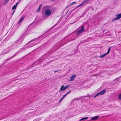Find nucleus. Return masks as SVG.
<instances>
[{
  "label": "nucleus",
  "instance_id": "obj_26",
  "mask_svg": "<svg viewBox=\"0 0 121 121\" xmlns=\"http://www.w3.org/2000/svg\"><path fill=\"white\" fill-rule=\"evenodd\" d=\"M86 2L87 3V2L89 1L90 0H85Z\"/></svg>",
  "mask_w": 121,
  "mask_h": 121
},
{
  "label": "nucleus",
  "instance_id": "obj_11",
  "mask_svg": "<svg viewBox=\"0 0 121 121\" xmlns=\"http://www.w3.org/2000/svg\"><path fill=\"white\" fill-rule=\"evenodd\" d=\"M42 7V5L41 4L40 5L39 8L37 9V11L38 12H39L40 11V9Z\"/></svg>",
  "mask_w": 121,
  "mask_h": 121
},
{
  "label": "nucleus",
  "instance_id": "obj_8",
  "mask_svg": "<svg viewBox=\"0 0 121 121\" xmlns=\"http://www.w3.org/2000/svg\"><path fill=\"white\" fill-rule=\"evenodd\" d=\"M76 77V75H73L72 76H71L70 77L71 79L70 80V81H72L73 80H74V79Z\"/></svg>",
  "mask_w": 121,
  "mask_h": 121
},
{
  "label": "nucleus",
  "instance_id": "obj_19",
  "mask_svg": "<svg viewBox=\"0 0 121 121\" xmlns=\"http://www.w3.org/2000/svg\"><path fill=\"white\" fill-rule=\"evenodd\" d=\"M22 43V41H18V44H19L21 43Z\"/></svg>",
  "mask_w": 121,
  "mask_h": 121
},
{
  "label": "nucleus",
  "instance_id": "obj_22",
  "mask_svg": "<svg viewBox=\"0 0 121 121\" xmlns=\"http://www.w3.org/2000/svg\"><path fill=\"white\" fill-rule=\"evenodd\" d=\"M76 3V2H73V3H71L70 4V5H72L73 4H74V3Z\"/></svg>",
  "mask_w": 121,
  "mask_h": 121
},
{
  "label": "nucleus",
  "instance_id": "obj_30",
  "mask_svg": "<svg viewBox=\"0 0 121 121\" xmlns=\"http://www.w3.org/2000/svg\"><path fill=\"white\" fill-rule=\"evenodd\" d=\"M17 42H18V41H17V42H16V43H17Z\"/></svg>",
  "mask_w": 121,
  "mask_h": 121
},
{
  "label": "nucleus",
  "instance_id": "obj_10",
  "mask_svg": "<svg viewBox=\"0 0 121 121\" xmlns=\"http://www.w3.org/2000/svg\"><path fill=\"white\" fill-rule=\"evenodd\" d=\"M88 117L82 118L80 119L79 121H82L83 120H87L88 119Z\"/></svg>",
  "mask_w": 121,
  "mask_h": 121
},
{
  "label": "nucleus",
  "instance_id": "obj_16",
  "mask_svg": "<svg viewBox=\"0 0 121 121\" xmlns=\"http://www.w3.org/2000/svg\"><path fill=\"white\" fill-rule=\"evenodd\" d=\"M17 6L15 5L13 6V7L12 9V10L14 9H15Z\"/></svg>",
  "mask_w": 121,
  "mask_h": 121
},
{
  "label": "nucleus",
  "instance_id": "obj_24",
  "mask_svg": "<svg viewBox=\"0 0 121 121\" xmlns=\"http://www.w3.org/2000/svg\"><path fill=\"white\" fill-rule=\"evenodd\" d=\"M66 95H66V94L64 95L62 97L64 98L66 96Z\"/></svg>",
  "mask_w": 121,
  "mask_h": 121
},
{
  "label": "nucleus",
  "instance_id": "obj_23",
  "mask_svg": "<svg viewBox=\"0 0 121 121\" xmlns=\"http://www.w3.org/2000/svg\"><path fill=\"white\" fill-rule=\"evenodd\" d=\"M99 95L98 94V93L95 96H94V98H95L96 97V96H97Z\"/></svg>",
  "mask_w": 121,
  "mask_h": 121
},
{
  "label": "nucleus",
  "instance_id": "obj_15",
  "mask_svg": "<svg viewBox=\"0 0 121 121\" xmlns=\"http://www.w3.org/2000/svg\"><path fill=\"white\" fill-rule=\"evenodd\" d=\"M118 98L120 100H121V94H120L119 95H118Z\"/></svg>",
  "mask_w": 121,
  "mask_h": 121
},
{
  "label": "nucleus",
  "instance_id": "obj_18",
  "mask_svg": "<svg viewBox=\"0 0 121 121\" xmlns=\"http://www.w3.org/2000/svg\"><path fill=\"white\" fill-rule=\"evenodd\" d=\"M64 98L62 97L60 99L59 101V103Z\"/></svg>",
  "mask_w": 121,
  "mask_h": 121
},
{
  "label": "nucleus",
  "instance_id": "obj_25",
  "mask_svg": "<svg viewBox=\"0 0 121 121\" xmlns=\"http://www.w3.org/2000/svg\"><path fill=\"white\" fill-rule=\"evenodd\" d=\"M70 92V91H69L68 92H67L66 94V95H67Z\"/></svg>",
  "mask_w": 121,
  "mask_h": 121
},
{
  "label": "nucleus",
  "instance_id": "obj_28",
  "mask_svg": "<svg viewBox=\"0 0 121 121\" xmlns=\"http://www.w3.org/2000/svg\"><path fill=\"white\" fill-rule=\"evenodd\" d=\"M15 10H14V11H13V14H13V13H14V12H15Z\"/></svg>",
  "mask_w": 121,
  "mask_h": 121
},
{
  "label": "nucleus",
  "instance_id": "obj_7",
  "mask_svg": "<svg viewBox=\"0 0 121 121\" xmlns=\"http://www.w3.org/2000/svg\"><path fill=\"white\" fill-rule=\"evenodd\" d=\"M106 91V90H104L101 91L99 93H98V94L100 95H102L104 94L105 92Z\"/></svg>",
  "mask_w": 121,
  "mask_h": 121
},
{
  "label": "nucleus",
  "instance_id": "obj_13",
  "mask_svg": "<svg viewBox=\"0 0 121 121\" xmlns=\"http://www.w3.org/2000/svg\"><path fill=\"white\" fill-rule=\"evenodd\" d=\"M110 49H111V47H110L108 49V52H107V53H106V54H108L109 53V52H110Z\"/></svg>",
  "mask_w": 121,
  "mask_h": 121
},
{
  "label": "nucleus",
  "instance_id": "obj_5",
  "mask_svg": "<svg viewBox=\"0 0 121 121\" xmlns=\"http://www.w3.org/2000/svg\"><path fill=\"white\" fill-rule=\"evenodd\" d=\"M99 116H96L95 117H94L91 118V121H95L97 120L98 118H99Z\"/></svg>",
  "mask_w": 121,
  "mask_h": 121
},
{
  "label": "nucleus",
  "instance_id": "obj_29",
  "mask_svg": "<svg viewBox=\"0 0 121 121\" xmlns=\"http://www.w3.org/2000/svg\"><path fill=\"white\" fill-rule=\"evenodd\" d=\"M57 72V71H54L55 72Z\"/></svg>",
  "mask_w": 121,
  "mask_h": 121
},
{
  "label": "nucleus",
  "instance_id": "obj_14",
  "mask_svg": "<svg viewBox=\"0 0 121 121\" xmlns=\"http://www.w3.org/2000/svg\"><path fill=\"white\" fill-rule=\"evenodd\" d=\"M37 39H33V40H31V41H30L27 44H28L29 43H30V42H32V41H35V40H36Z\"/></svg>",
  "mask_w": 121,
  "mask_h": 121
},
{
  "label": "nucleus",
  "instance_id": "obj_21",
  "mask_svg": "<svg viewBox=\"0 0 121 121\" xmlns=\"http://www.w3.org/2000/svg\"><path fill=\"white\" fill-rule=\"evenodd\" d=\"M76 3V2H73V3H71L70 4V5H72L73 4H74V3Z\"/></svg>",
  "mask_w": 121,
  "mask_h": 121
},
{
  "label": "nucleus",
  "instance_id": "obj_2",
  "mask_svg": "<svg viewBox=\"0 0 121 121\" xmlns=\"http://www.w3.org/2000/svg\"><path fill=\"white\" fill-rule=\"evenodd\" d=\"M69 86V85H68L64 86L63 85H62L60 90L59 91L61 92L62 91H65V89L67 88Z\"/></svg>",
  "mask_w": 121,
  "mask_h": 121
},
{
  "label": "nucleus",
  "instance_id": "obj_9",
  "mask_svg": "<svg viewBox=\"0 0 121 121\" xmlns=\"http://www.w3.org/2000/svg\"><path fill=\"white\" fill-rule=\"evenodd\" d=\"M24 18V17H21L19 21L17 23V24H19V25H20V23L22 22Z\"/></svg>",
  "mask_w": 121,
  "mask_h": 121
},
{
  "label": "nucleus",
  "instance_id": "obj_1",
  "mask_svg": "<svg viewBox=\"0 0 121 121\" xmlns=\"http://www.w3.org/2000/svg\"><path fill=\"white\" fill-rule=\"evenodd\" d=\"M43 8L45 10V13L47 16H50L52 13V8L51 6H45L43 7Z\"/></svg>",
  "mask_w": 121,
  "mask_h": 121
},
{
  "label": "nucleus",
  "instance_id": "obj_3",
  "mask_svg": "<svg viewBox=\"0 0 121 121\" xmlns=\"http://www.w3.org/2000/svg\"><path fill=\"white\" fill-rule=\"evenodd\" d=\"M121 18V13L120 14H118L116 15V18H113L112 20V21L115 20H117Z\"/></svg>",
  "mask_w": 121,
  "mask_h": 121
},
{
  "label": "nucleus",
  "instance_id": "obj_20",
  "mask_svg": "<svg viewBox=\"0 0 121 121\" xmlns=\"http://www.w3.org/2000/svg\"><path fill=\"white\" fill-rule=\"evenodd\" d=\"M9 0H4V1H5V3H7L9 1Z\"/></svg>",
  "mask_w": 121,
  "mask_h": 121
},
{
  "label": "nucleus",
  "instance_id": "obj_27",
  "mask_svg": "<svg viewBox=\"0 0 121 121\" xmlns=\"http://www.w3.org/2000/svg\"><path fill=\"white\" fill-rule=\"evenodd\" d=\"M18 4V3H17L15 5H16V6H17V5Z\"/></svg>",
  "mask_w": 121,
  "mask_h": 121
},
{
  "label": "nucleus",
  "instance_id": "obj_17",
  "mask_svg": "<svg viewBox=\"0 0 121 121\" xmlns=\"http://www.w3.org/2000/svg\"><path fill=\"white\" fill-rule=\"evenodd\" d=\"M78 99H79L78 98H76L75 99H74L72 100V102H73L74 101H75V100H78Z\"/></svg>",
  "mask_w": 121,
  "mask_h": 121
},
{
  "label": "nucleus",
  "instance_id": "obj_6",
  "mask_svg": "<svg viewBox=\"0 0 121 121\" xmlns=\"http://www.w3.org/2000/svg\"><path fill=\"white\" fill-rule=\"evenodd\" d=\"M86 3L87 2H86L85 0H84L83 1V2L80 5L78 6L77 7V8H78L81 6L83 5L86 4Z\"/></svg>",
  "mask_w": 121,
  "mask_h": 121
},
{
  "label": "nucleus",
  "instance_id": "obj_12",
  "mask_svg": "<svg viewBox=\"0 0 121 121\" xmlns=\"http://www.w3.org/2000/svg\"><path fill=\"white\" fill-rule=\"evenodd\" d=\"M107 54H106V53L105 54H103L101 55L99 57L100 58H102L103 57H104L106 55H107Z\"/></svg>",
  "mask_w": 121,
  "mask_h": 121
},
{
  "label": "nucleus",
  "instance_id": "obj_4",
  "mask_svg": "<svg viewBox=\"0 0 121 121\" xmlns=\"http://www.w3.org/2000/svg\"><path fill=\"white\" fill-rule=\"evenodd\" d=\"M84 26H83L80 30L77 31L76 34H80L82 33L84 31Z\"/></svg>",
  "mask_w": 121,
  "mask_h": 121
}]
</instances>
